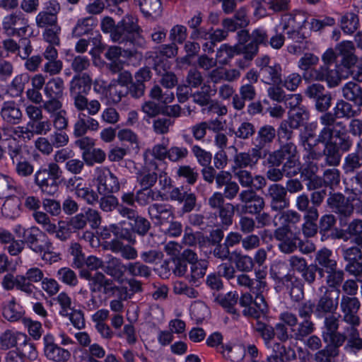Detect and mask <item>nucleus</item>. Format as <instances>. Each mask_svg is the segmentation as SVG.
I'll return each mask as SVG.
<instances>
[{"label":"nucleus","instance_id":"nucleus-1","mask_svg":"<svg viewBox=\"0 0 362 362\" xmlns=\"http://www.w3.org/2000/svg\"><path fill=\"white\" fill-rule=\"evenodd\" d=\"M267 161L269 168L266 177L274 182L282 180L284 177H294L301 171L297 146L293 142L283 144L279 149L269 153Z\"/></svg>","mask_w":362,"mask_h":362},{"label":"nucleus","instance_id":"nucleus-2","mask_svg":"<svg viewBox=\"0 0 362 362\" xmlns=\"http://www.w3.org/2000/svg\"><path fill=\"white\" fill-rule=\"evenodd\" d=\"M92 79L87 74H77L70 81V96L76 110H88L94 113L101 107L98 100H88L86 95L90 90Z\"/></svg>","mask_w":362,"mask_h":362},{"label":"nucleus","instance_id":"nucleus-3","mask_svg":"<svg viewBox=\"0 0 362 362\" xmlns=\"http://www.w3.org/2000/svg\"><path fill=\"white\" fill-rule=\"evenodd\" d=\"M327 346L339 354V348L343 346L344 350L351 355L356 356L361 351L362 337L358 329L346 325L344 332L338 330L322 337Z\"/></svg>","mask_w":362,"mask_h":362},{"label":"nucleus","instance_id":"nucleus-4","mask_svg":"<svg viewBox=\"0 0 362 362\" xmlns=\"http://www.w3.org/2000/svg\"><path fill=\"white\" fill-rule=\"evenodd\" d=\"M141 31L138 19L132 15L127 14L116 24L112 33V40L119 44L141 47L145 40L140 36Z\"/></svg>","mask_w":362,"mask_h":362},{"label":"nucleus","instance_id":"nucleus-5","mask_svg":"<svg viewBox=\"0 0 362 362\" xmlns=\"http://www.w3.org/2000/svg\"><path fill=\"white\" fill-rule=\"evenodd\" d=\"M62 171L56 163H49L40 167L34 174V183L40 192L47 196H54L59 191Z\"/></svg>","mask_w":362,"mask_h":362},{"label":"nucleus","instance_id":"nucleus-6","mask_svg":"<svg viewBox=\"0 0 362 362\" xmlns=\"http://www.w3.org/2000/svg\"><path fill=\"white\" fill-rule=\"evenodd\" d=\"M327 204L332 211L339 216L340 223L344 218L350 217L354 209L358 211L362 209V202L359 199L346 197L340 192L330 193Z\"/></svg>","mask_w":362,"mask_h":362},{"label":"nucleus","instance_id":"nucleus-7","mask_svg":"<svg viewBox=\"0 0 362 362\" xmlns=\"http://www.w3.org/2000/svg\"><path fill=\"white\" fill-rule=\"evenodd\" d=\"M319 122L322 126L317 137L322 138L324 141H332L336 139L349 133L346 124L336 120L331 112L322 114L319 117Z\"/></svg>","mask_w":362,"mask_h":362},{"label":"nucleus","instance_id":"nucleus-8","mask_svg":"<svg viewBox=\"0 0 362 362\" xmlns=\"http://www.w3.org/2000/svg\"><path fill=\"white\" fill-rule=\"evenodd\" d=\"M279 319L290 327L293 339L296 341H304L315 329V323L312 320H303L299 322L296 315L288 311L281 313Z\"/></svg>","mask_w":362,"mask_h":362},{"label":"nucleus","instance_id":"nucleus-9","mask_svg":"<svg viewBox=\"0 0 362 362\" xmlns=\"http://www.w3.org/2000/svg\"><path fill=\"white\" fill-rule=\"evenodd\" d=\"M339 305L341 320L348 326L358 329L361 322L359 315L361 307L360 300L356 296L342 295Z\"/></svg>","mask_w":362,"mask_h":362},{"label":"nucleus","instance_id":"nucleus-10","mask_svg":"<svg viewBox=\"0 0 362 362\" xmlns=\"http://www.w3.org/2000/svg\"><path fill=\"white\" fill-rule=\"evenodd\" d=\"M19 237L23 239L25 245L35 254H42V251L47 250L52 243L46 233L36 226L23 229Z\"/></svg>","mask_w":362,"mask_h":362},{"label":"nucleus","instance_id":"nucleus-11","mask_svg":"<svg viewBox=\"0 0 362 362\" xmlns=\"http://www.w3.org/2000/svg\"><path fill=\"white\" fill-rule=\"evenodd\" d=\"M340 293V289L325 288L315 303V317L322 318L329 314H336L341 298Z\"/></svg>","mask_w":362,"mask_h":362},{"label":"nucleus","instance_id":"nucleus-12","mask_svg":"<svg viewBox=\"0 0 362 362\" xmlns=\"http://www.w3.org/2000/svg\"><path fill=\"white\" fill-rule=\"evenodd\" d=\"M304 93L315 102V107L317 112L322 114L329 112L328 110L332 106V97L331 93L326 90L323 85L318 83H312L305 88Z\"/></svg>","mask_w":362,"mask_h":362},{"label":"nucleus","instance_id":"nucleus-13","mask_svg":"<svg viewBox=\"0 0 362 362\" xmlns=\"http://www.w3.org/2000/svg\"><path fill=\"white\" fill-rule=\"evenodd\" d=\"M341 255L346 262L345 270L351 275L362 281V252L360 247L352 246L349 247H342Z\"/></svg>","mask_w":362,"mask_h":362},{"label":"nucleus","instance_id":"nucleus-14","mask_svg":"<svg viewBox=\"0 0 362 362\" xmlns=\"http://www.w3.org/2000/svg\"><path fill=\"white\" fill-rule=\"evenodd\" d=\"M119 214L129 221L130 230L140 236L146 235L151 229L150 221L140 216L136 209L128 206H119Z\"/></svg>","mask_w":362,"mask_h":362},{"label":"nucleus","instance_id":"nucleus-15","mask_svg":"<svg viewBox=\"0 0 362 362\" xmlns=\"http://www.w3.org/2000/svg\"><path fill=\"white\" fill-rule=\"evenodd\" d=\"M274 238L277 241L279 251L290 255L297 250L299 236L293 233L288 226H280L274 231Z\"/></svg>","mask_w":362,"mask_h":362},{"label":"nucleus","instance_id":"nucleus-16","mask_svg":"<svg viewBox=\"0 0 362 362\" xmlns=\"http://www.w3.org/2000/svg\"><path fill=\"white\" fill-rule=\"evenodd\" d=\"M269 42V33L267 30L259 27L254 29L250 33V42L243 47V54L245 59L247 61H252L258 54L259 47H267Z\"/></svg>","mask_w":362,"mask_h":362},{"label":"nucleus","instance_id":"nucleus-17","mask_svg":"<svg viewBox=\"0 0 362 362\" xmlns=\"http://www.w3.org/2000/svg\"><path fill=\"white\" fill-rule=\"evenodd\" d=\"M90 291L101 293L106 298H112L126 291V288L117 286L113 279L107 278L103 272H97L96 276L90 284Z\"/></svg>","mask_w":362,"mask_h":362},{"label":"nucleus","instance_id":"nucleus-18","mask_svg":"<svg viewBox=\"0 0 362 362\" xmlns=\"http://www.w3.org/2000/svg\"><path fill=\"white\" fill-rule=\"evenodd\" d=\"M257 190L243 189L239 194V200L242 203L241 212L257 215L259 214L265 206L264 199L257 194Z\"/></svg>","mask_w":362,"mask_h":362},{"label":"nucleus","instance_id":"nucleus-19","mask_svg":"<svg viewBox=\"0 0 362 362\" xmlns=\"http://www.w3.org/2000/svg\"><path fill=\"white\" fill-rule=\"evenodd\" d=\"M306 18L301 13H298L291 16L288 21L284 23L283 30H286L288 39L298 44H306V37L302 33V28L306 23Z\"/></svg>","mask_w":362,"mask_h":362},{"label":"nucleus","instance_id":"nucleus-20","mask_svg":"<svg viewBox=\"0 0 362 362\" xmlns=\"http://www.w3.org/2000/svg\"><path fill=\"white\" fill-rule=\"evenodd\" d=\"M265 197L269 202L271 209L274 211H281L290 205L284 186L281 184L270 185L267 189Z\"/></svg>","mask_w":362,"mask_h":362},{"label":"nucleus","instance_id":"nucleus-21","mask_svg":"<svg viewBox=\"0 0 362 362\" xmlns=\"http://www.w3.org/2000/svg\"><path fill=\"white\" fill-rule=\"evenodd\" d=\"M309 77V81L326 82L329 88L338 86L341 81L337 64L334 66V68L327 65H321L316 70L313 71Z\"/></svg>","mask_w":362,"mask_h":362},{"label":"nucleus","instance_id":"nucleus-22","mask_svg":"<svg viewBox=\"0 0 362 362\" xmlns=\"http://www.w3.org/2000/svg\"><path fill=\"white\" fill-rule=\"evenodd\" d=\"M96 182L98 191L100 194H110L119 190L120 185L117 177L108 168L97 170Z\"/></svg>","mask_w":362,"mask_h":362},{"label":"nucleus","instance_id":"nucleus-23","mask_svg":"<svg viewBox=\"0 0 362 362\" xmlns=\"http://www.w3.org/2000/svg\"><path fill=\"white\" fill-rule=\"evenodd\" d=\"M233 175L241 187L246 189L261 190L267 185L264 177L260 175H253L250 171L245 169L233 170Z\"/></svg>","mask_w":362,"mask_h":362},{"label":"nucleus","instance_id":"nucleus-24","mask_svg":"<svg viewBox=\"0 0 362 362\" xmlns=\"http://www.w3.org/2000/svg\"><path fill=\"white\" fill-rule=\"evenodd\" d=\"M148 214L156 226H163L174 218L173 207L164 203H153L148 207Z\"/></svg>","mask_w":362,"mask_h":362},{"label":"nucleus","instance_id":"nucleus-25","mask_svg":"<svg viewBox=\"0 0 362 362\" xmlns=\"http://www.w3.org/2000/svg\"><path fill=\"white\" fill-rule=\"evenodd\" d=\"M43 341L45 355L48 359L56 362H66L70 358V352L56 344L52 334L45 335Z\"/></svg>","mask_w":362,"mask_h":362},{"label":"nucleus","instance_id":"nucleus-26","mask_svg":"<svg viewBox=\"0 0 362 362\" xmlns=\"http://www.w3.org/2000/svg\"><path fill=\"white\" fill-rule=\"evenodd\" d=\"M27 27L28 20L20 11H16L4 18L3 28L8 35H20L21 31L25 33Z\"/></svg>","mask_w":362,"mask_h":362},{"label":"nucleus","instance_id":"nucleus-27","mask_svg":"<svg viewBox=\"0 0 362 362\" xmlns=\"http://www.w3.org/2000/svg\"><path fill=\"white\" fill-rule=\"evenodd\" d=\"M0 116L2 120L9 125L19 124L23 118L20 105L13 100H8L2 103Z\"/></svg>","mask_w":362,"mask_h":362},{"label":"nucleus","instance_id":"nucleus-28","mask_svg":"<svg viewBox=\"0 0 362 362\" xmlns=\"http://www.w3.org/2000/svg\"><path fill=\"white\" fill-rule=\"evenodd\" d=\"M292 102L289 104L292 106L289 111V117L288 120L293 123V126L299 128L304 122L309 119L310 113L308 109L304 106L299 105L301 102V97L299 94H294L291 97Z\"/></svg>","mask_w":362,"mask_h":362},{"label":"nucleus","instance_id":"nucleus-29","mask_svg":"<svg viewBox=\"0 0 362 362\" xmlns=\"http://www.w3.org/2000/svg\"><path fill=\"white\" fill-rule=\"evenodd\" d=\"M290 0H252V6L255 13L261 16L266 14L267 8L274 13L288 10Z\"/></svg>","mask_w":362,"mask_h":362},{"label":"nucleus","instance_id":"nucleus-30","mask_svg":"<svg viewBox=\"0 0 362 362\" xmlns=\"http://www.w3.org/2000/svg\"><path fill=\"white\" fill-rule=\"evenodd\" d=\"M43 272L37 267H32L27 270L25 274L18 277V286L21 291L28 295H31L35 289L33 283H37L44 279Z\"/></svg>","mask_w":362,"mask_h":362},{"label":"nucleus","instance_id":"nucleus-31","mask_svg":"<svg viewBox=\"0 0 362 362\" xmlns=\"http://www.w3.org/2000/svg\"><path fill=\"white\" fill-rule=\"evenodd\" d=\"M276 136V130L270 124L261 126L255 133L252 139V145L259 152L266 146L270 145Z\"/></svg>","mask_w":362,"mask_h":362},{"label":"nucleus","instance_id":"nucleus-32","mask_svg":"<svg viewBox=\"0 0 362 362\" xmlns=\"http://www.w3.org/2000/svg\"><path fill=\"white\" fill-rule=\"evenodd\" d=\"M322 144L324 146L322 150V158L325 165L331 167H337L340 164L341 159V151L337 148L332 141H324L322 138L317 137L315 144Z\"/></svg>","mask_w":362,"mask_h":362},{"label":"nucleus","instance_id":"nucleus-33","mask_svg":"<svg viewBox=\"0 0 362 362\" xmlns=\"http://www.w3.org/2000/svg\"><path fill=\"white\" fill-rule=\"evenodd\" d=\"M261 158L262 152L255 147L247 152L237 153L233 158L235 164L233 170L244 169L247 167L253 168Z\"/></svg>","mask_w":362,"mask_h":362},{"label":"nucleus","instance_id":"nucleus-34","mask_svg":"<svg viewBox=\"0 0 362 362\" xmlns=\"http://www.w3.org/2000/svg\"><path fill=\"white\" fill-rule=\"evenodd\" d=\"M256 95L257 90L252 84H243L239 88V94L233 97V106L237 110H242L245 106V101H252Z\"/></svg>","mask_w":362,"mask_h":362},{"label":"nucleus","instance_id":"nucleus-35","mask_svg":"<svg viewBox=\"0 0 362 362\" xmlns=\"http://www.w3.org/2000/svg\"><path fill=\"white\" fill-rule=\"evenodd\" d=\"M355 47L351 41H343L336 47L337 54L341 57V64L344 67H350L358 62L355 54Z\"/></svg>","mask_w":362,"mask_h":362},{"label":"nucleus","instance_id":"nucleus-36","mask_svg":"<svg viewBox=\"0 0 362 362\" xmlns=\"http://www.w3.org/2000/svg\"><path fill=\"white\" fill-rule=\"evenodd\" d=\"M1 308L4 317L9 322H17L23 318L24 315L22 307L16 303L14 297L3 301Z\"/></svg>","mask_w":362,"mask_h":362},{"label":"nucleus","instance_id":"nucleus-37","mask_svg":"<svg viewBox=\"0 0 362 362\" xmlns=\"http://www.w3.org/2000/svg\"><path fill=\"white\" fill-rule=\"evenodd\" d=\"M127 269V264H123L119 258L110 256L108 260L104 263L103 272L113 279L120 281L123 279Z\"/></svg>","mask_w":362,"mask_h":362},{"label":"nucleus","instance_id":"nucleus-38","mask_svg":"<svg viewBox=\"0 0 362 362\" xmlns=\"http://www.w3.org/2000/svg\"><path fill=\"white\" fill-rule=\"evenodd\" d=\"M214 302L221 305L228 313L239 315L235 305L238 303V294L237 292L230 291L226 294L213 293Z\"/></svg>","mask_w":362,"mask_h":362},{"label":"nucleus","instance_id":"nucleus-39","mask_svg":"<svg viewBox=\"0 0 362 362\" xmlns=\"http://www.w3.org/2000/svg\"><path fill=\"white\" fill-rule=\"evenodd\" d=\"M281 66L279 64H274L269 66L262 67L259 70L262 80L267 84L280 85L283 83L281 78Z\"/></svg>","mask_w":362,"mask_h":362},{"label":"nucleus","instance_id":"nucleus-40","mask_svg":"<svg viewBox=\"0 0 362 362\" xmlns=\"http://www.w3.org/2000/svg\"><path fill=\"white\" fill-rule=\"evenodd\" d=\"M243 54V47L230 46L223 44L218 49L216 54L217 62L221 65H226L237 54Z\"/></svg>","mask_w":362,"mask_h":362},{"label":"nucleus","instance_id":"nucleus-41","mask_svg":"<svg viewBox=\"0 0 362 362\" xmlns=\"http://www.w3.org/2000/svg\"><path fill=\"white\" fill-rule=\"evenodd\" d=\"M65 90L64 81L61 77L49 79L44 88V93L47 98H62Z\"/></svg>","mask_w":362,"mask_h":362},{"label":"nucleus","instance_id":"nucleus-42","mask_svg":"<svg viewBox=\"0 0 362 362\" xmlns=\"http://www.w3.org/2000/svg\"><path fill=\"white\" fill-rule=\"evenodd\" d=\"M346 100H339L335 107L334 112H331V115L337 120L338 118L351 119L358 115V112L354 109L353 105Z\"/></svg>","mask_w":362,"mask_h":362},{"label":"nucleus","instance_id":"nucleus-43","mask_svg":"<svg viewBox=\"0 0 362 362\" xmlns=\"http://www.w3.org/2000/svg\"><path fill=\"white\" fill-rule=\"evenodd\" d=\"M319 58L313 53H305L298 61V66L303 71V77L305 81H309V75L316 70L315 66L318 64Z\"/></svg>","mask_w":362,"mask_h":362},{"label":"nucleus","instance_id":"nucleus-44","mask_svg":"<svg viewBox=\"0 0 362 362\" xmlns=\"http://www.w3.org/2000/svg\"><path fill=\"white\" fill-rule=\"evenodd\" d=\"M216 93V90L212 89L211 86L204 83L199 90L196 91L192 95L193 101L200 106H206L213 103L211 98Z\"/></svg>","mask_w":362,"mask_h":362},{"label":"nucleus","instance_id":"nucleus-45","mask_svg":"<svg viewBox=\"0 0 362 362\" xmlns=\"http://www.w3.org/2000/svg\"><path fill=\"white\" fill-rule=\"evenodd\" d=\"M96 25V21L93 17L89 16L80 18L72 30L71 35L74 37H79L83 35L89 34Z\"/></svg>","mask_w":362,"mask_h":362},{"label":"nucleus","instance_id":"nucleus-46","mask_svg":"<svg viewBox=\"0 0 362 362\" xmlns=\"http://www.w3.org/2000/svg\"><path fill=\"white\" fill-rule=\"evenodd\" d=\"M332 251L327 247H323L318 250L315 257V263L317 266L331 269L333 267H337V262L335 259H332Z\"/></svg>","mask_w":362,"mask_h":362},{"label":"nucleus","instance_id":"nucleus-47","mask_svg":"<svg viewBox=\"0 0 362 362\" xmlns=\"http://www.w3.org/2000/svg\"><path fill=\"white\" fill-rule=\"evenodd\" d=\"M158 173L147 168H143L136 173L137 183L143 188L151 189L158 180Z\"/></svg>","mask_w":362,"mask_h":362},{"label":"nucleus","instance_id":"nucleus-48","mask_svg":"<svg viewBox=\"0 0 362 362\" xmlns=\"http://www.w3.org/2000/svg\"><path fill=\"white\" fill-rule=\"evenodd\" d=\"M274 269H272V274L276 280L279 286H284L288 293L300 284L302 283L301 279L294 275V274L288 273L284 276H279L276 273H273Z\"/></svg>","mask_w":362,"mask_h":362},{"label":"nucleus","instance_id":"nucleus-49","mask_svg":"<svg viewBox=\"0 0 362 362\" xmlns=\"http://www.w3.org/2000/svg\"><path fill=\"white\" fill-rule=\"evenodd\" d=\"M344 272L341 269H337V267H333L331 269L327 270L326 284L327 287L325 288H330L334 290L339 289L340 286L344 281Z\"/></svg>","mask_w":362,"mask_h":362},{"label":"nucleus","instance_id":"nucleus-50","mask_svg":"<svg viewBox=\"0 0 362 362\" xmlns=\"http://www.w3.org/2000/svg\"><path fill=\"white\" fill-rule=\"evenodd\" d=\"M127 272L134 277L148 279L151 274V269L140 261L129 262L127 264Z\"/></svg>","mask_w":362,"mask_h":362},{"label":"nucleus","instance_id":"nucleus-51","mask_svg":"<svg viewBox=\"0 0 362 362\" xmlns=\"http://www.w3.org/2000/svg\"><path fill=\"white\" fill-rule=\"evenodd\" d=\"M253 328L263 339L265 346L269 347L272 341L275 337L274 327L269 324L257 320L253 325Z\"/></svg>","mask_w":362,"mask_h":362},{"label":"nucleus","instance_id":"nucleus-52","mask_svg":"<svg viewBox=\"0 0 362 362\" xmlns=\"http://www.w3.org/2000/svg\"><path fill=\"white\" fill-rule=\"evenodd\" d=\"M361 156L358 152V148H356V152L349 153L344 160L342 165L343 170L345 174H352L362 166L361 162Z\"/></svg>","mask_w":362,"mask_h":362},{"label":"nucleus","instance_id":"nucleus-53","mask_svg":"<svg viewBox=\"0 0 362 362\" xmlns=\"http://www.w3.org/2000/svg\"><path fill=\"white\" fill-rule=\"evenodd\" d=\"M229 132L234 134L236 139L245 141L255 135L256 129L252 123L243 122L240 123L236 129H229Z\"/></svg>","mask_w":362,"mask_h":362},{"label":"nucleus","instance_id":"nucleus-54","mask_svg":"<svg viewBox=\"0 0 362 362\" xmlns=\"http://www.w3.org/2000/svg\"><path fill=\"white\" fill-rule=\"evenodd\" d=\"M318 217L319 213L303 216L304 223L302 225L301 230L305 238H312L317 234L318 226L315 222Z\"/></svg>","mask_w":362,"mask_h":362},{"label":"nucleus","instance_id":"nucleus-55","mask_svg":"<svg viewBox=\"0 0 362 362\" xmlns=\"http://www.w3.org/2000/svg\"><path fill=\"white\" fill-rule=\"evenodd\" d=\"M25 339V334L18 332L14 334L11 331H6L0 336V348L3 350H7L11 347L16 346L20 340Z\"/></svg>","mask_w":362,"mask_h":362},{"label":"nucleus","instance_id":"nucleus-56","mask_svg":"<svg viewBox=\"0 0 362 362\" xmlns=\"http://www.w3.org/2000/svg\"><path fill=\"white\" fill-rule=\"evenodd\" d=\"M16 351H17L23 358L27 357L30 359H35L37 356L34 344L30 342V339L28 338L26 334H25L24 339L19 341Z\"/></svg>","mask_w":362,"mask_h":362},{"label":"nucleus","instance_id":"nucleus-57","mask_svg":"<svg viewBox=\"0 0 362 362\" xmlns=\"http://www.w3.org/2000/svg\"><path fill=\"white\" fill-rule=\"evenodd\" d=\"M21 189L13 178L0 174V197L10 196L13 192H18Z\"/></svg>","mask_w":362,"mask_h":362},{"label":"nucleus","instance_id":"nucleus-58","mask_svg":"<svg viewBox=\"0 0 362 362\" xmlns=\"http://www.w3.org/2000/svg\"><path fill=\"white\" fill-rule=\"evenodd\" d=\"M341 27L342 30L347 34L354 33L359 25V18L354 13L348 12L341 16Z\"/></svg>","mask_w":362,"mask_h":362},{"label":"nucleus","instance_id":"nucleus-59","mask_svg":"<svg viewBox=\"0 0 362 362\" xmlns=\"http://www.w3.org/2000/svg\"><path fill=\"white\" fill-rule=\"evenodd\" d=\"M29 80L30 78L27 74L16 76L9 86L11 95L13 97L20 96L24 90L25 85L29 82Z\"/></svg>","mask_w":362,"mask_h":362},{"label":"nucleus","instance_id":"nucleus-60","mask_svg":"<svg viewBox=\"0 0 362 362\" xmlns=\"http://www.w3.org/2000/svg\"><path fill=\"white\" fill-rule=\"evenodd\" d=\"M295 206L299 211L304 212V215L318 213L317 209L312 206L310 199L305 193H302L296 197Z\"/></svg>","mask_w":362,"mask_h":362},{"label":"nucleus","instance_id":"nucleus-61","mask_svg":"<svg viewBox=\"0 0 362 362\" xmlns=\"http://www.w3.org/2000/svg\"><path fill=\"white\" fill-rule=\"evenodd\" d=\"M206 269V262L199 260L190 265V273L187 275V279H188L190 282L196 284L199 279L204 276Z\"/></svg>","mask_w":362,"mask_h":362},{"label":"nucleus","instance_id":"nucleus-62","mask_svg":"<svg viewBox=\"0 0 362 362\" xmlns=\"http://www.w3.org/2000/svg\"><path fill=\"white\" fill-rule=\"evenodd\" d=\"M139 5L141 11L146 16L158 15L161 12L160 0H139Z\"/></svg>","mask_w":362,"mask_h":362},{"label":"nucleus","instance_id":"nucleus-63","mask_svg":"<svg viewBox=\"0 0 362 362\" xmlns=\"http://www.w3.org/2000/svg\"><path fill=\"white\" fill-rule=\"evenodd\" d=\"M189 150L182 146H171L168 148L167 159L172 163H178L185 160L189 156Z\"/></svg>","mask_w":362,"mask_h":362},{"label":"nucleus","instance_id":"nucleus-64","mask_svg":"<svg viewBox=\"0 0 362 362\" xmlns=\"http://www.w3.org/2000/svg\"><path fill=\"white\" fill-rule=\"evenodd\" d=\"M346 192H350L354 195L362 194V170L356 172L355 175L351 177L345 182Z\"/></svg>","mask_w":362,"mask_h":362}]
</instances>
